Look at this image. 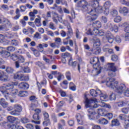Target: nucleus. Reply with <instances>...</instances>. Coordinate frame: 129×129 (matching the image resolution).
<instances>
[{
    "instance_id": "obj_39",
    "label": "nucleus",
    "mask_w": 129,
    "mask_h": 129,
    "mask_svg": "<svg viewBox=\"0 0 129 129\" xmlns=\"http://www.w3.org/2000/svg\"><path fill=\"white\" fill-rule=\"evenodd\" d=\"M11 44L12 46H15L16 47L17 46H19V41L16 39L12 40Z\"/></svg>"
},
{
    "instance_id": "obj_29",
    "label": "nucleus",
    "mask_w": 129,
    "mask_h": 129,
    "mask_svg": "<svg viewBox=\"0 0 129 129\" xmlns=\"http://www.w3.org/2000/svg\"><path fill=\"white\" fill-rule=\"evenodd\" d=\"M67 29L68 30V34H67L68 37L73 36V30H72L71 26H70V25L68 26Z\"/></svg>"
},
{
    "instance_id": "obj_6",
    "label": "nucleus",
    "mask_w": 129,
    "mask_h": 129,
    "mask_svg": "<svg viewBox=\"0 0 129 129\" xmlns=\"http://www.w3.org/2000/svg\"><path fill=\"white\" fill-rule=\"evenodd\" d=\"M87 112L89 114H88V116L91 120H93V119H95V118H98L99 117V115H95L96 113L94 110H92V108H90L88 110ZM93 115H95L94 117H93Z\"/></svg>"
},
{
    "instance_id": "obj_41",
    "label": "nucleus",
    "mask_w": 129,
    "mask_h": 129,
    "mask_svg": "<svg viewBox=\"0 0 129 129\" xmlns=\"http://www.w3.org/2000/svg\"><path fill=\"white\" fill-rule=\"evenodd\" d=\"M37 48L39 50V52L43 53V52H44V46L43 43L38 44V46H37Z\"/></svg>"
},
{
    "instance_id": "obj_8",
    "label": "nucleus",
    "mask_w": 129,
    "mask_h": 129,
    "mask_svg": "<svg viewBox=\"0 0 129 129\" xmlns=\"http://www.w3.org/2000/svg\"><path fill=\"white\" fill-rule=\"evenodd\" d=\"M108 70L110 71L108 74V76H110V77H114L115 76L114 72L117 70L116 67L114 65H110L108 68Z\"/></svg>"
},
{
    "instance_id": "obj_11",
    "label": "nucleus",
    "mask_w": 129,
    "mask_h": 129,
    "mask_svg": "<svg viewBox=\"0 0 129 129\" xmlns=\"http://www.w3.org/2000/svg\"><path fill=\"white\" fill-rule=\"evenodd\" d=\"M0 125L1 126H7V127L9 129H17V125L14 124H9L7 122H3L0 123Z\"/></svg>"
},
{
    "instance_id": "obj_32",
    "label": "nucleus",
    "mask_w": 129,
    "mask_h": 129,
    "mask_svg": "<svg viewBox=\"0 0 129 129\" xmlns=\"http://www.w3.org/2000/svg\"><path fill=\"white\" fill-rule=\"evenodd\" d=\"M76 119L77 120V121L79 124H83V122L82 121V120L81 119V115L80 114H78L76 115Z\"/></svg>"
},
{
    "instance_id": "obj_43",
    "label": "nucleus",
    "mask_w": 129,
    "mask_h": 129,
    "mask_svg": "<svg viewBox=\"0 0 129 129\" xmlns=\"http://www.w3.org/2000/svg\"><path fill=\"white\" fill-rule=\"evenodd\" d=\"M107 40L110 44H112L113 43V35H111L107 37Z\"/></svg>"
},
{
    "instance_id": "obj_34",
    "label": "nucleus",
    "mask_w": 129,
    "mask_h": 129,
    "mask_svg": "<svg viewBox=\"0 0 129 129\" xmlns=\"http://www.w3.org/2000/svg\"><path fill=\"white\" fill-rule=\"evenodd\" d=\"M127 104V103L125 101H120L117 102V105L119 107H122V106H125Z\"/></svg>"
},
{
    "instance_id": "obj_24",
    "label": "nucleus",
    "mask_w": 129,
    "mask_h": 129,
    "mask_svg": "<svg viewBox=\"0 0 129 129\" xmlns=\"http://www.w3.org/2000/svg\"><path fill=\"white\" fill-rule=\"evenodd\" d=\"M0 104L4 108H7L9 105V103H8L4 98L1 99Z\"/></svg>"
},
{
    "instance_id": "obj_5",
    "label": "nucleus",
    "mask_w": 129,
    "mask_h": 129,
    "mask_svg": "<svg viewBox=\"0 0 129 129\" xmlns=\"http://www.w3.org/2000/svg\"><path fill=\"white\" fill-rule=\"evenodd\" d=\"M14 107L15 110L11 111L10 112V114L12 115H21V112L23 109L22 106L19 104H16L14 105Z\"/></svg>"
},
{
    "instance_id": "obj_40",
    "label": "nucleus",
    "mask_w": 129,
    "mask_h": 129,
    "mask_svg": "<svg viewBox=\"0 0 129 129\" xmlns=\"http://www.w3.org/2000/svg\"><path fill=\"white\" fill-rule=\"evenodd\" d=\"M30 78L29 76H25L24 74L22 75V78L21 80V81H29Z\"/></svg>"
},
{
    "instance_id": "obj_37",
    "label": "nucleus",
    "mask_w": 129,
    "mask_h": 129,
    "mask_svg": "<svg viewBox=\"0 0 129 129\" xmlns=\"http://www.w3.org/2000/svg\"><path fill=\"white\" fill-rule=\"evenodd\" d=\"M28 93L26 91H21L19 92V96L20 97H24V96H27Z\"/></svg>"
},
{
    "instance_id": "obj_52",
    "label": "nucleus",
    "mask_w": 129,
    "mask_h": 129,
    "mask_svg": "<svg viewBox=\"0 0 129 129\" xmlns=\"http://www.w3.org/2000/svg\"><path fill=\"white\" fill-rule=\"evenodd\" d=\"M120 3L122 5L129 7V2H127L125 0H120Z\"/></svg>"
},
{
    "instance_id": "obj_53",
    "label": "nucleus",
    "mask_w": 129,
    "mask_h": 129,
    "mask_svg": "<svg viewBox=\"0 0 129 129\" xmlns=\"http://www.w3.org/2000/svg\"><path fill=\"white\" fill-rule=\"evenodd\" d=\"M111 60L114 61H117L118 60V56L115 54H113L111 56Z\"/></svg>"
},
{
    "instance_id": "obj_28",
    "label": "nucleus",
    "mask_w": 129,
    "mask_h": 129,
    "mask_svg": "<svg viewBox=\"0 0 129 129\" xmlns=\"http://www.w3.org/2000/svg\"><path fill=\"white\" fill-rule=\"evenodd\" d=\"M38 17L39 18L35 19L34 23L37 27H41V26H42V24L41 23V18H40V16H38Z\"/></svg>"
},
{
    "instance_id": "obj_42",
    "label": "nucleus",
    "mask_w": 129,
    "mask_h": 129,
    "mask_svg": "<svg viewBox=\"0 0 129 129\" xmlns=\"http://www.w3.org/2000/svg\"><path fill=\"white\" fill-rule=\"evenodd\" d=\"M18 92V89L13 88L9 92V93L11 94V95H16Z\"/></svg>"
},
{
    "instance_id": "obj_62",
    "label": "nucleus",
    "mask_w": 129,
    "mask_h": 129,
    "mask_svg": "<svg viewBox=\"0 0 129 129\" xmlns=\"http://www.w3.org/2000/svg\"><path fill=\"white\" fill-rule=\"evenodd\" d=\"M30 100L33 102H35V101H37V98L35 96H31L30 97Z\"/></svg>"
},
{
    "instance_id": "obj_20",
    "label": "nucleus",
    "mask_w": 129,
    "mask_h": 129,
    "mask_svg": "<svg viewBox=\"0 0 129 129\" xmlns=\"http://www.w3.org/2000/svg\"><path fill=\"white\" fill-rule=\"evenodd\" d=\"M120 122L117 119H114L111 121V126H119Z\"/></svg>"
},
{
    "instance_id": "obj_13",
    "label": "nucleus",
    "mask_w": 129,
    "mask_h": 129,
    "mask_svg": "<svg viewBox=\"0 0 129 129\" xmlns=\"http://www.w3.org/2000/svg\"><path fill=\"white\" fill-rule=\"evenodd\" d=\"M7 28H12V23L9 20L6 21V24L0 26V30H6Z\"/></svg>"
},
{
    "instance_id": "obj_26",
    "label": "nucleus",
    "mask_w": 129,
    "mask_h": 129,
    "mask_svg": "<svg viewBox=\"0 0 129 129\" xmlns=\"http://www.w3.org/2000/svg\"><path fill=\"white\" fill-rule=\"evenodd\" d=\"M20 68L21 71H23L24 73H30L31 72V69L28 67H22Z\"/></svg>"
},
{
    "instance_id": "obj_51",
    "label": "nucleus",
    "mask_w": 129,
    "mask_h": 129,
    "mask_svg": "<svg viewBox=\"0 0 129 129\" xmlns=\"http://www.w3.org/2000/svg\"><path fill=\"white\" fill-rule=\"evenodd\" d=\"M33 118L35 121H38L40 120V115L37 114H34L33 116Z\"/></svg>"
},
{
    "instance_id": "obj_44",
    "label": "nucleus",
    "mask_w": 129,
    "mask_h": 129,
    "mask_svg": "<svg viewBox=\"0 0 129 129\" xmlns=\"http://www.w3.org/2000/svg\"><path fill=\"white\" fill-rule=\"evenodd\" d=\"M20 121L22 123H28L29 122V119L27 117H23L21 118Z\"/></svg>"
},
{
    "instance_id": "obj_25",
    "label": "nucleus",
    "mask_w": 129,
    "mask_h": 129,
    "mask_svg": "<svg viewBox=\"0 0 129 129\" xmlns=\"http://www.w3.org/2000/svg\"><path fill=\"white\" fill-rule=\"evenodd\" d=\"M93 68L95 69V70H97V74H100L101 73V70L102 68L100 67V65H93Z\"/></svg>"
},
{
    "instance_id": "obj_45",
    "label": "nucleus",
    "mask_w": 129,
    "mask_h": 129,
    "mask_svg": "<svg viewBox=\"0 0 129 129\" xmlns=\"http://www.w3.org/2000/svg\"><path fill=\"white\" fill-rule=\"evenodd\" d=\"M129 108L128 107H124L121 109V111L123 113L125 114H127L128 113Z\"/></svg>"
},
{
    "instance_id": "obj_49",
    "label": "nucleus",
    "mask_w": 129,
    "mask_h": 129,
    "mask_svg": "<svg viewBox=\"0 0 129 129\" xmlns=\"http://www.w3.org/2000/svg\"><path fill=\"white\" fill-rule=\"evenodd\" d=\"M6 71H7V73L11 74L13 73V72H14V69L11 67H7L6 68Z\"/></svg>"
},
{
    "instance_id": "obj_57",
    "label": "nucleus",
    "mask_w": 129,
    "mask_h": 129,
    "mask_svg": "<svg viewBox=\"0 0 129 129\" xmlns=\"http://www.w3.org/2000/svg\"><path fill=\"white\" fill-rule=\"evenodd\" d=\"M123 93L124 95L125 96H127V97H128L129 96V90L128 89H126L122 92Z\"/></svg>"
},
{
    "instance_id": "obj_4",
    "label": "nucleus",
    "mask_w": 129,
    "mask_h": 129,
    "mask_svg": "<svg viewBox=\"0 0 129 129\" xmlns=\"http://www.w3.org/2000/svg\"><path fill=\"white\" fill-rule=\"evenodd\" d=\"M14 88V85H11L9 84L6 86H3L0 87V91L3 93L4 96L8 99L9 98V95L10 94V92Z\"/></svg>"
},
{
    "instance_id": "obj_61",
    "label": "nucleus",
    "mask_w": 129,
    "mask_h": 129,
    "mask_svg": "<svg viewBox=\"0 0 129 129\" xmlns=\"http://www.w3.org/2000/svg\"><path fill=\"white\" fill-rule=\"evenodd\" d=\"M70 39V36H68L66 38L63 39V44L64 45H68L69 42L68 41V39Z\"/></svg>"
},
{
    "instance_id": "obj_1",
    "label": "nucleus",
    "mask_w": 129,
    "mask_h": 129,
    "mask_svg": "<svg viewBox=\"0 0 129 129\" xmlns=\"http://www.w3.org/2000/svg\"><path fill=\"white\" fill-rule=\"evenodd\" d=\"M85 5H82V10L83 12H87L90 15H87L86 20L87 22H93L97 19V14H104L107 16L109 14V8L111 7V2L106 1L104 4V10L102 6H99L97 1L87 2L86 1H83Z\"/></svg>"
},
{
    "instance_id": "obj_16",
    "label": "nucleus",
    "mask_w": 129,
    "mask_h": 129,
    "mask_svg": "<svg viewBox=\"0 0 129 129\" xmlns=\"http://www.w3.org/2000/svg\"><path fill=\"white\" fill-rule=\"evenodd\" d=\"M29 84L25 82H21L18 85L19 88H20V89H24L25 90L29 89Z\"/></svg>"
},
{
    "instance_id": "obj_21",
    "label": "nucleus",
    "mask_w": 129,
    "mask_h": 129,
    "mask_svg": "<svg viewBox=\"0 0 129 129\" xmlns=\"http://www.w3.org/2000/svg\"><path fill=\"white\" fill-rule=\"evenodd\" d=\"M98 122L100 123V124L106 125V124L108 123V120L104 118H101L98 120Z\"/></svg>"
},
{
    "instance_id": "obj_36",
    "label": "nucleus",
    "mask_w": 129,
    "mask_h": 129,
    "mask_svg": "<svg viewBox=\"0 0 129 129\" xmlns=\"http://www.w3.org/2000/svg\"><path fill=\"white\" fill-rule=\"evenodd\" d=\"M61 57L62 58L66 59V58H68V57L70 58L72 57V55H71V54L70 53L66 52L64 53H62Z\"/></svg>"
},
{
    "instance_id": "obj_18",
    "label": "nucleus",
    "mask_w": 129,
    "mask_h": 129,
    "mask_svg": "<svg viewBox=\"0 0 129 129\" xmlns=\"http://www.w3.org/2000/svg\"><path fill=\"white\" fill-rule=\"evenodd\" d=\"M91 64L93 65H99V58L98 57H94L91 58Z\"/></svg>"
},
{
    "instance_id": "obj_3",
    "label": "nucleus",
    "mask_w": 129,
    "mask_h": 129,
    "mask_svg": "<svg viewBox=\"0 0 129 129\" xmlns=\"http://www.w3.org/2000/svg\"><path fill=\"white\" fill-rule=\"evenodd\" d=\"M93 40L94 41V44L93 45V48H91L90 51H91V52H93V51H95L93 52V54L98 55V54H99L101 51L100 48H99V46H100V40L95 37L93 38Z\"/></svg>"
},
{
    "instance_id": "obj_33",
    "label": "nucleus",
    "mask_w": 129,
    "mask_h": 129,
    "mask_svg": "<svg viewBox=\"0 0 129 129\" xmlns=\"http://www.w3.org/2000/svg\"><path fill=\"white\" fill-rule=\"evenodd\" d=\"M93 26L94 28H101V23L98 21H95L93 23Z\"/></svg>"
},
{
    "instance_id": "obj_64",
    "label": "nucleus",
    "mask_w": 129,
    "mask_h": 129,
    "mask_svg": "<svg viewBox=\"0 0 129 129\" xmlns=\"http://www.w3.org/2000/svg\"><path fill=\"white\" fill-rule=\"evenodd\" d=\"M92 129H101V127L99 125H93Z\"/></svg>"
},
{
    "instance_id": "obj_23",
    "label": "nucleus",
    "mask_w": 129,
    "mask_h": 129,
    "mask_svg": "<svg viewBox=\"0 0 129 129\" xmlns=\"http://www.w3.org/2000/svg\"><path fill=\"white\" fill-rule=\"evenodd\" d=\"M23 74H21L20 72H17L14 75V78L17 80H20L21 81V79L23 78Z\"/></svg>"
},
{
    "instance_id": "obj_56",
    "label": "nucleus",
    "mask_w": 129,
    "mask_h": 129,
    "mask_svg": "<svg viewBox=\"0 0 129 129\" xmlns=\"http://www.w3.org/2000/svg\"><path fill=\"white\" fill-rule=\"evenodd\" d=\"M6 41V38L3 34H0V43H4Z\"/></svg>"
},
{
    "instance_id": "obj_9",
    "label": "nucleus",
    "mask_w": 129,
    "mask_h": 129,
    "mask_svg": "<svg viewBox=\"0 0 129 129\" xmlns=\"http://www.w3.org/2000/svg\"><path fill=\"white\" fill-rule=\"evenodd\" d=\"M85 107L86 108H88V107H90V104L91 103H95L96 102V99H88L87 97L86 96V95H85Z\"/></svg>"
},
{
    "instance_id": "obj_31",
    "label": "nucleus",
    "mask_w": 129,
    "mask_h": 129,
    "mask_svg": "<svg viewBox=\"0 0 129 129\" xmlns=\"http://www.w3.org/2000/svg\"><path fill=\"white\" fill-rule=\"evenodd\" d=\"M44 121L42 123L43 126H48V125H50L51 124V121H50V119H44Z\"/></svg>"
},
{
    "instance_id": "obj_54",
    "label": "nucleus",
    "mask_w": 129,
    "mask_h": 129,
    "mask_svg": "<svg viewBox=\"0 0 129 129\" xmlns=\"http://www.w3.org/2000/svg\"><path fill=\"white\" fill-rule=\"evenodd\" d=\"M101 21L102 23H104V24H106L107 23V18L105 16H102L101 19Z\"/></svg>"
},
{
    "instance_id": "obj_27",
    "label": "nucleus",
    "mask_w": 129,
    "mask_h": 129,
    "mask_svg": "<svg viewBox=\"0 0 129 129\" xmlns=\"http://www.w3.org/2000/svg\"><path fill=\"white\" fill-rule=\"evenodd\" d=\"M7 119L9 122L13 123L16 121V120H18V118H16L15 117H13L12 116H8L7 117Z\"/></svg>"
},
{
    "instance_id": "obj_19",
    "label": "nucleus",
    "mask_w": 129,
    "mask_h": 129,
    "mask_svg": "<svg viewBox=\"0 0 129 129\" xmlns=\"http://www.w3.org/2000/svg\"><path fill=\"white\" fill-rule=\"evenodd\" d=\"M18 61H15V65H20L21 63L25 62V58L22 55L18 56Z\"/></svg>"
},
{
    "instance_id": "obj_22",
    "label": "nucleus",
    "mask_w": 129,
    "mask_h": 129,
    "mask_svg": "<svg viewBox=\"0 0 129 129\" xmlns=\"http://www.w3.org/2000/svg\"><path fill=\"white\" fill-rule=\"evenodd\" d=\"M30 110H34L35 113L34 114H38L41 113V109H35V106L34 104H32L30 106Z\"/></svg>"
},
{
    "instance_id": "obj_48",
    "label": "nucleus",
    "mask_w": 129,
    "mask_h": 129,
    "mask_svg": "<svg viewBox=\"0 0 129 129\" xmlns=\"http://www.w3.org/2000/svg\"><path fill=\"white\" fill-rule=\"evenodd\" d=\"M109 98L110 100H115L116 99V97H115V94L114 93H111L109 97Z\"/></svg>"
},
{
    "instance_id": "obj_60",
    "label": "nucleus",
    "mask_w": 129,
    "mask_h": 129,
    "mask_svg": "<svg viewBox=\"0 0 129 129\" xmlns=\"http://www.w3.org/2000/svg\"><path fill=\"white\" fill-rule=\"evenodd\" d=\"M44 119H50L49 118V114L47 112H43Z\"/></svg>"
},
{
    "instance_id": "obj_50",
    "label": "nucleus",
    "mask_w": 129,
    "mask_h": 129,
    "mask_svg": "<svg viewBox=\"0 0 129 129\" xmlns=\"http://www.w3.org/2000/svg\"><path fill=\"white\" fill-rule=\"evenodd\" d=\"M11 58L13 60V61H16V60H18L19 58V56L17 55L16 54H13L11 56Z\"/></svg>"
},
{
    "instance_id": "obj_17",
    "label": "nucleus",
    "mask_w": 129,
    "mask_h": 129,
    "mask_svg": "<svg viewBox=\"0 0 129 129\" xmlns=\"http://www.w3.org/2000/svg\"><path fill=\"white\" fill-rule=\"evenodd\" d=\"M119 13L122 14V15H123L124 16H126V14H128V10L126 7H122L119 9Z\"/></svg>"
},
{
    "instance_id": "obj_58",
    "label": "nucleus",
    "mask_w": 129,
    "mask_h": 129,
    "mask_svg": "<svg viewBox=\"0 0 129 129\" xmlns=\"http://www.w3.org/2000/svg\"><path fill=\"white\" fill-rule=\"evenodd\" d=\"M49 28H50L51 30H56V27L54 25V23H53V22H50L49 23Z\"/></svg>"
},
{
    "instance_id": "obj_7",
    "label": "nucleus",
    "mask_w": 129,
    "mask_h": 129,
    "mask_svg": "<svg viewBox=\"0 0 129 129\" xmlns=\"http://www.w3.org/2000/svg\"><path fill=\"white\" fill-rule=\"evenodd\" d=\"M106 28H108L111 32H114L115 33H117V32H118V27L117 26L114 25L110 22H108L106 24Z\"/></svg>"
},
{
    "instance_id": "obj_14",
    "label": "nucleus",
    "mask_w": 129,
    "mask_h": 129,
    "mask_svg": "<svg viewBox=\"0 0 129 129\" xmlns=\"http://www.w3.org/2000/svg\"><path fill=\"white\" fill-rule=\"evenodd\" d=\"M126 115L125 114H120L119 115V118L120 120H124V125L126 126H129V119L126 120Z\"/></svg>"
},
{
    "instance_id": "obj_15",
    "label": "nucleus",
    "mask_w": 129,
    "mask_h": 129,
    "mask_svg": "<svg viewBox=\"0 0 129 129\" xmlns=\"http://www.w3.org/2000/svg\"><path fill=\"white\" fill-rule=\"evenodd\" d=\"M90 94L93 97H96L97 95H100L101 94V91L99 89H97L96 90H91L90 91Z\"/></svg>"
},
{
    "instance_id": "obj_12",
    "label": "nucleus",
    "mask_w": 129,
    "mask_h": 129,
    "mask_svg": "<svg viewBox=\"0 0 129 129\" xmlns=\"http://www.w3.org/2000/svg\"><path fill=\"white\" fill-rule=\"evenodd\" d=\"M0 80L1 81H4V82L9 81V76L8 75V74L3 72L0 73Z\"/></svg>"
},
{
    "instance_id": "obj_35",
    "label": "nucleus",
    "mask_w": 129,
    "mask_h": 129,
    "mask_svg": "<svg viewBox=\"0 0 129 129\" xmlns=\"http://www.w3.org/2000/svg\"><path fill=\"white\" fill-rule=\"evenodd\" d=\"M1 55H2V56H3L4 58H8L9 56L11 55V53H10V52L9 51L3 50V52H2V54H1Z\"/></svg>"
},
{
    "instance_id": "obj_59",
    "label": "nucleus",
    "mask_w": 129,
    "mask_h": 129,
    "mask_svg": "<svg viewBox=\"0 0 129 129\" xmlns=\"http://www.w3.org/2000/svg\"><path fill=\"white\" fill-rule=\"evenodd\" d=\"M33 54L35 57H39V56H40V52L36 49L33 50Z\"/></svg>"
},
{
    "instance_id": "obj_63",
    "label": "nucleus",
    "mask_w": 129,
    "mask_h": 129,
    "mask_svg": "<svg viewBox=\"0 0 129 129\" xmlns=\"http://www.w3.org/2000/svg\"><path fill=\"white\" fill-rule=\"evenodd\" d=\"M55 42L58 45H60V43H61V39L60 38H56L55 39Z\"/></svg>"
},
{
    "instance_id": "obj_47",
    "label": "nucleus",
    "mask_w": 129,
    "mask_h": 129,
    "mask_svg": "<svg viewBox=\"0 0 129 129\" xmlns=\"http://www.w3.org/2000/svg\"><path fill=\"white\" fill-rule=\"evenodd\" d=\"M7 50L9 52H15V50H16V48L14 46H8L7 48Z\"/></svg>"
},
{
    "instance_id": "obj_46",
    "label": "nucleus",
    "mask_w": 129,
    "mask_h": 129,
    "mask_svg": "<svg viewBox=\"0 0 129 129\" xmlns=\"http://www.w3.org/2000/svg\"><path fill=\"white\" fill-rule=\"evenodd\" d=\"M121 21V17L119 16H116L114 19V22L115 23H119Z\"/></svg>"
},
{
    "instance_id": "obj_38",
    "label": "nucleus",
    "mask_w": 129,
    "mask_h": 129,
    "mask_svg": "<svg viewBox=\"0 0 129 129\" xmlns=\"http://www.w3.org/2000/svg\"><path fill=\"white\" fill-rule=\"evenodd\" d=\"M99 95L100 96V99L102 101H105V100L106 99V98H107V95L103 94H102V93H101V94Z\"/></svg>"
},
{
    "instance_id": "obj_10",
    "label": "nucleus",
    "mask_w": 129,
    "mask_h": 129,
    "mask_svg": "<svg viewBox=\"0 0 129 129\" xmlns=\"http://www.w3.org/2000/svg\"><path fill=\"white\" fill-rule=\"evenodd\" d=\"M98 33H99V30L98 29L94 28L92 32L91 31V28H89L86 34L87 35H89L90 36H93V35L94 36H98Z\"/></svg>"
},
{
    "instance_id": "obj_55",
    "label": "nucleus",
    "mask_w": 129,
    "mask_h": 129,
    "mask_svg": "<svg viewBox=\"0 0 129 129\" xmlns=\"http://www.w3.org/2000/svg\"><path fill=\"white\" fill-rule=\"evenodd\" d=\"M114 40L115 42H116V43L118 44H119V43L121 42V39H120V37L118 36H116Z\"/></svg>"
},
{
    "instance_id": "obj_2",
    "label": "nucleus",
    "mask_w": 129,
    "mask_h": 129,
    "mask_svg": "<svg viewBox=\"0 0 129 129\" xmlns=\"http://www.w3.org/2000/svg\"><path fill=\"white\" fill-rule=\"evenodd\" d=\"M115 81V79L113 78H111L109 79V81H107L106 85L109 87L110 88H112L115 90V91L118 93L119 94H121L125 89H126V86L124 84H120L118 85V82Z\"/></svg>"
},
{
    "instance_id": "obj_30",
    "label": "nucleus",
    "mask_w": 129,
    "mask_h": 129,
    "mask_svg": "<svg viewBox=\"0 0 129 129\" xmlns=\"http://www.w3.org/2000/svg\"><path fill=\"white\" fill-rule=\"evenodd\" d=\"M65 103V102L64 101H60L58 104H57V109H56V112H59L60 111V107H62L63 105H64V104Z\"/></svg>"
}]
</instances>
